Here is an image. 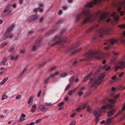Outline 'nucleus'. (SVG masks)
<instances>
[{
  "mask_svg": "<svg viewBox=\"0 0 125 125\" xmlns=\"http://www.w3.org/2000/svg\"><path fill=\"white\" fill-rule=\"evenodd\" d=\"M106 17L105 14L102 13L100 11H98L94 15H90L86 17L84 19L82 22V24L83 25L89 21H92L95 20H98L101 21L104 20Z\"/></svg>",
  "mask_w": 125,
  "mask_h": 125,
  "instance_id": "f257e3e1",
  "label": "nucleus"
},
{
  "mask_svg": "<svg viewBox=\"0 0 125 125\" xmlns=\"http://www.w3.org/2000/svg\"><path fill=\"white\" fill-rule=\"evenodd\" d=\"M88 56L91 57H94L96 59H101L103 58V53L101 51L98 50H95L89 51L87 53Z\"/></svg>",
  "mask_w": 125,
  "mask_h": 125,
  "instance_id": "f03ea898",
  "label": "nucleus"
},
{
  "mask_svg": "<svg viewBox=\"0 0 125 125\" xmlns=\"http://www.w3.org/2000/svg\"><path fill=\"white\" fill-rule=\"evenodd\" d=\"M104 76V74L102 73L99 78H94L92 79L89 83V84L91 85V87H95L98 86L101 83Z\"/></svg>",
  "mask_w": 125,
  "mask_h": 125,
  "instance_id": "7ed1b4c3",
  "label": "nucleus"
},
{
  "mask_svg": "<svg viewBox=\"0 0 125 125\" xmlns=\"http://www.w3.org/2000/svg\"><path fill=\"white\" fill-rule=\"evenodd\" d=\"M109 105L107 104L106 105L102 106L100 108H98L94 110V116L95 117H99L101 113H106V111L107 107L109 106Z\"/></svg>",
  "mask_w": 125,
  "mask_h": 125,
  "instance_id": "20e7f679",
  "label": "nucleus"
},
{
  "mask_svg": "<svg viewBox=\"0 0 125 125\" xmlns=\"http://www.w3.org/2000/svg\"><path fill=\"white\" fill-rule=\"evenodd\" d=\"M15 25L14 24L11 25L7 29V31L3 35V39L4 40L6 39L8 37V35L11 33L14 28Z\"/></svg>",
  "mask_w": 125,
  "mask_h": 125,
  "instance_id": "39448f33",
  "label": "nucleus"
},
{
  "mask_svg": "<svg viewBox=\"0 0 125 125\" xmlns=\"http://www.w3.org/2000/svg\"><path fill=\"white\" fill-rule=\"evenodd\" d=\"M116 101V99L113 100L110 99L105 98L101 100L100 102L99 103L100 104H104L106 103L107 101H108L111 103L113 104L115 103Z\"/></svg>",
  "mask_w": 125,
  "mask_h": 125,
  "instance_id": "423d86ee",
  "label": "nucleus"
},
{
  "mask_svg": "<svg viewBox=\"0 0 125 125\" xmlns=\"http://www.w3.org/2000/svg\"><path fill=\"white\" fill-rule=\"evenodd\" d=\"M11 6L10 4L7 5V6L6 8L4 9L3 13H4L6 14L7 15L11 14V10L8 8Z\"/></svg>",
  "mask_w": 125,
  "mask_h": 125,
  "instance_id": "0eeeda50",
  "label": "nucleus"
},
{
  "mask_svg": "<svg viewBox=\"0 0 125 125\" xmlns=\"http://www.w3.org/2000/svg\"><path fill=\"white\" fill-rule=\"evenodd\" d=\"M110 32V31L108 29H102L99 32V36L102 37L103 34H108Z\"/></svg>",
  "mask_w": 125,
  "mask_h": 125,
  "instance_id": "6e6552de",
  "label": "nucleus"
},
{
  "mask_svg": "<svg viewBox=\"0 0 125 125\" xmlns=\"http://www.w3.org/2000/svg\"><path fill=\"white\" fill-rule=\"evenodd\" d=\"M117 64L120 69H123L125 67V61L122 60L118 62Z\"/></svg>",
  "mask_w": 125,
  "mask_h": 125,
  "instance_id": "1a4fd4ad",
  "label": "nucleus"
},
{
  "mask_svg": "<svg viewBox=\"0 0 125 125\" xmlns=\"http://www.w3.org/2000/svg\"><path fill=\"white\" fill-rule=\"evenodd\" d=\"M78 45H77L72 44L66 50V52H68L69 51L73 50L74 48L77 47Z\"/></svg>",
  "mask_w": 125,
  "mask_h": 125,
  "instance_id": "9d476101",
  "label": "nucleus"
},
{
  "mask_svg": "<svg viewBox=\"0 0 125 125\" xmlns=\"http://www.w3.org/2000/svg\"><path fill=\"white\" fill-rule=\"evenodd\" d=\"M39 108L40 110L43 112H46L48 111V108L45 107L44 105L40 104L39 106Z\"/></svg>",
  "mask_w": 125,
  "mask_h": 125,
  "instance_id": "9b49d317",
  "label": "nucleus"
},
{
  "mask_svg": "<svg viewBox=\"0 0 125 125\" xmlns=\"http://www.w3.org/2000/svg\"><path fill=\"white\" fill-rule=\"evenodd\" d=\"M111 16L114 17L115 21L116 22L119 19V16L116 15V12H113L111 14Z\"/></svg>",
  "mask_w": 125,
  "mask_h": 125,
  "instance_id": "f8f14e48",
  "label": "nucleus"
},
{
  "mask_svg": "<svg viewBox=\"0 0 125 125\" xmlns=\"http://www.w3.org/2000/svg\"><path fill=\"white\" fill-rule=\"evenodd\" d=\"M85 87H83L80 89L79 92L78 93V94L79 96H81L83 94V91L85 90Z\"/></svg>",
  "mask_w": 125,
  "mask_h": 125,
  "instance_id": "ddd939ff",
  "label": "nucleus"
},
{
  "mask_svg": "<svg viewBox=\"0 0 125 125\" xmlns=\"http://www.w3.org/2000/svg\"><path fill=\"white\" fill-rule=\"evenodd\" d=\"M82 15V13H78L76 16V19L75 20V22H78L80 19Z\"/></svg>",
  "mask_w": 125,
  "mask_h": 125,
  "instance_id": "4468645a",
  "label": "nucleus"
},
{
  "mask_svg": "<svg viewBox=\"0 0 125 125\" xmlns=\"http://www.w3.org/2000/svg\"><path fill=\"white\" fill-rule=\"evenodd\" d=\"M82 13V15L83 14L85 15H89L90 13V12L89 10L86 9L83 10L82 13Z\"/></svg>",
  "mask_w": 125,
  "mask_h": 125,
  "instance_id": "2eb2a0df",
  "label": "nucleus"
},
{
  "mask_svg": "<svg viewBox=\"0 0 125 125\" xmlns=\"http://www.w3.org/2000/svg\"><path fill=\"white\" fill-rule=\"evenodd\" d=\"M38 17L37 15H35L31 16L29 18V19L30 21H33L36 19Z\"/></svg>",
  "mask_w": 125,
  "mask_h": 125,
  "instance_id": "dca6fc26",
  "label": "nucleus"
},
{
  "mask_svg": "<svg viewBox=\"0 0 125 125\" xmlns=\"http://www.w3.org/2000/svg\"><path fill=\"white\" fill-rule=\"evenodd\" d=\"M101 67L102 69H105V71H109L111 68V67L110 66L107 65L102 66Z\"/></svg>",
  "mask_w": 125,
  "mask_h": 125,
  "instance_id": "f3484780",
  "label": "nucleus"
},
{
  "mask_svg": "<svg viewBox=\"0 0 125 125\" xmlns=\"http://www.w3.org/2000/svg\"><path fill=\"white\" fill-rule=\"evenodd\" d=\"M66 42L65 41H64L63 42H62L60 41H58L52 44L51 45V46H53L56 44H58L60 45H62L63 43H65Z\"/></svg>",
  "mask_w": 125,
  "mask_h": 125,
  "instance_id": "a211bd4d",
  "label": "nucleus"
},
{
  "mask_svg": "<svg viewBox=\"0 0 125 125\" xmlns=\"http://www.w3.org/2000/svg\"><path fill=\"white\" fill-rule=\"evenodd\" d=\"M115 110H112L109 112L107 113V115L108 117H111L115 114Z\"/></svg>",
  "mask_w": 125,
  "mask_h": 125,
  "instance_id": "6ab92c4d",
  "label": "nucleus"
},
{
  "mask_svg": "<svg viewBox=\"0 0 125 125\" xmlns=\"http://www.w3.org/2000/svg\"><path fill=\"white\" fill-rule=\"evenodd\" d=\"M37 107V105L36 104H33L32 106V108L31 110V112L32 113H33L36 110Z\"/></svg>",
  "mask_w": 125,
  "mask_h": 125,
  "instance_id": "aec40b11",
  "label": "nucleus"
},
{
  "mask_svg": "<svg viewBox=\"0 0 125 125\" xmlns=\"http://www.w3.org/2000/svg\"><path fill=\"white\" fill-rule=\"evenodd\" d=\"M92 72H90L88 73L85 77L84 78L83 81L85 82L87 81L89 77L92 74Z\"/></svg>",
  "mask_w": 125,
  "mask_h": 125,
  "instance_id": "412c9836",
  "label": "nucleus"
},
{
  "mask_svg": "<svg viewBox=\"0 0 125 125\" xmlns=\"http://www.w3.org/2000/svg\"><path fill=\"white\" fill-rule=\"evenodd\" d=\"M39 47V45L37 43L35 45L33 46L32 48V50L34 51H35Z\"/></svg>",
  "mask_w": 125,
  "mask_h": 125,
  "instance_id": "4be33fe9",
  "label": "nucleus"
},
{
  "mask_svg": "<svg viewBox=\"0 0 125 125\" xmlns=\"http://www.w3.org/2000/svg\"><path fill=\"white\" fill-rule=\"evenodd\" d=\"M76 90V89L75 88L73 90H71L68 93V95L70 96L72 95L73 93L75 92Z\"/></svg>",
  "mask_w": 125,
  "mask_h": 125,
  "instance_id": "5701e85b",
  "label": "nucleus"
},
{
  "mask_svg": "<svg viewBox=\"0 0 125 125\" xmlns=\"http://www.w3.org/2000/svg\"><path fill=\"white\" fill-rule=\"evenodd\" d=\"M8 77H5L3 80L0 83V85H2L8 79Z\"/></svg>",
  "mask_w": 125,
  "mask_h": 125,
  "instance_id": "b1692460",
  "label": "nucleus"
},
{
  "mask_svg": "<svg viewBox=\"0 0 125 125\" xmlns=\"http://www.w3.org/2000/svg\"><path fill=\"white\" fill-rule=\"evenodd\" d=\"M109 42L112 44H114L115 43L117 42V41L116 39H111L109 41Z\"/></svg>",
  "mask_w": 125,
  "mask_h": 125,
  "instance_id": "393cba45",
  "label": "nucleus"
},
{
  "mask_svg": "<svg viewBox=\"0 0 125 125\" xmlns=\"http://www.w3.org/2000/svg\"><path fill=\"white\" fill-rule=\"evenodd\" d=\"M33 97L31 96L28 100V104H30V106L31 105L32 103V100H33Z\"/></svg>",
  "mask_w": 125,
  "mask_h": 125,
  "instance_id": "a878e982",
  "label": "nucleus"
},
{
  "mask_svg": "<svg viewBox=\"0 0 125 125\" xmlns=\"http://www.w3.org/2000/svg\"><path fill=\"white\" fill-rule=\"evenodd\" d=\"M7 61V58L6 57H5L4 58L3 60L1 62V64L3 65H8V64L7 63L6 64L5 63Z\"/></svg>",
  "mask_w": 125,
  "mask_h": 125,
  "instance_id": "bb28decb",
  "label": "nucleus"
},
{
  "mask_svg": "<svg viewBox=\"0 0 125 125\" xmlns=\"http://www.w3.org/2000/svg\"><path fill=\"white\" fill-rule=\"evenodd\" d=\"M61 39V36H55L53 39V40H55L56 41L59 40Z\"/></svg>",
  "mask_w": 125,
  "mask_h": 125,
  "instance_id": "cd10ccee",
  "label": "nucleus"
},
{
  "mask_svg": "<svg viewBox=\"0 0 125 125\" xmlns=\"http://www.w3.org/2000/svg\"><path fill=\"white\" fill-rule=\"evenodd\" d=\"M113 118H108L106 121V123L110 124L113 121Z\"/></svg>",
  "mask_w": 125,
  "mask_h": 125,
  "instance_id": "c85d7f7f",
  "label": "nucleus"
},
{
  "mask_svg": "<svg viewBox=\"0 0 125 125\" xmlns=\"http://www.w3.org/2000/svg\"><path fill=\"white\" fill-rule=\"evenodd\" d=\"M81 50H82L81 48H79V49H78L75 50L74 51L72 52V53L71 54L72 55L78 52L79 51H81Z\"/></svg>",
  "mask_w": 125,
  "mask_h": 125,
  "instance_id": "c756f323",
  "label": "nucleus"
},
{
  "mask_svg": "<svg viewBox=\"0 0 125 125\" xmlns=\"http://www.w3.org/2000/svg\"><path fill=\"white\" fill-rule=\"evenodd\" d=\"M18 55H17L15 56H11V60H16L18 57Z\"/></svg>",
  "mask_w": 125,
  "mask_h": 125,
  "instance_id": "7c9ffc66",
  "label": "nucleus"
},
{
  "mask_svg": "<svg viewBox=\"0 0 125 125\" xmlns=\"http://www.w3.org/2000/svg\"><path fill=\"white\" fill-rule=\"evenodd\" d=\"M67 73H64L61 74L60 75V77H64L67 76Z\"/></svg>",
  "mask_w": 125,
  "mask_h": 125,
  "instance_id": "2f4dec72",
  "label": "nucleus"
},
{
  "mask_svg": "<svg viewBox=\"0 0 125 125\" xmlns=\"http://www.w3.org/2000/svg\"><path fill=\"white\" fill-rule=\"evenodd\" d=\"M25 120V119L24 118H23L20 117V118L18 120L17 122H18L20 123L23 121Z\"/></svg>",
  "mask_w": 125,
  "mask_h": 125,
  "instance_id": "473e14b6",
  "label": "nucleus"
},
{
  "mask_svg": "<svg viewBox=\"0 0 125 125\" xmlns=\"http://www.w3.org/2000/svg\"><path fill=\"white\" fill-rule=\"evenodd\" d=\"M74 80V77H72L70 78V83H72Z\"/></svg>",
  "mask_w": 125,
  "mask_h": 125,
  "instance_id": "72a5a7b5",
  "label": "nucleus"
},
{
  "mask_svg": "<svg viewBox=\"0 0 125 125\" xmlns=\"http://www.w3.org/2000/svg\"><path fill=\"white\" fill-rule=\"evenodd\" d=\"M7 96L6 95H3L2 96L1 100H3L7 98Z\"/></svg>",
  "mask_w": 125,
  "mask_h": 125,
  "instance_id": "f704fd0d",
  "label": "nucleus"
},
{
  "mask_svg": "<svg viewBox=\"0 0 125 125\" xmlns=\"http://www.w3.org/2000/svg\"><path fill=\"white\" fill-rule=\"evenodd\" d=\"M71 84H68L66 86L65 89V90H68L69 88L71 86Z\"/></svg>",
  "mask_w": 125,
  "mask_h": 125,
  "instance_id": "c9c22d12",
  "label": "nucleus"
},
{
  "mask_svg": "<svg viewBox=\"0 0 125 125\" xmlns=\"http://www.w3.org/2000/svg\"><path fill=\"white\" fill-rule=\"evenodd\" d=\"M94 29V27H91L90 28L88 29L86 31V32H89L90 31L93 30Z\"/></svg>",
  "mask_w": 125,
  "mask_h": 125,
  "instance_id": "e433bc0d",
  "label": "nucleus"
},
{
  "mask_svg": "<svg viewBox=\"0 0 125 125\" xmlns=\"http://www.w3.org/2000/svg\"><path fill=\"white\" fill-rule=\"evenodd\" d=\"M87 105H88L86 104H85L84 105H83L81 107H80L81 110H83L84 109L86 106H87Z\"/></svg>",
  "mask_w": 125,
  "mask_h": 125,
  "instance_id": "4c0bfd02",
  "label": "nucleus"
},
{
  "mask_svg": "<svg viewBox=\"0 0 125 125\" xmlns=\"http://www.w3.org/2000/svg\"><path fill=\"white\" fill-rule=\"evenodd\" d=\"M124 74H125V73H124V72H122L121 73L119 74V77H122L124 75Z\"/></svg>",
  "mask_w": 125,
  "mask_h": 125,
  "instance_id": "58836bf2",
  "label": "nucleus"
},
{
  "mask_svg": "<svg viewBox=\"0 0 125 125\" xmlns=\"http://www.w3.org/2000/svg\"><path fill=\"white\" fill-rule=\"evenodd\" d=\"M45 105L47 106H50L52 105H53V104H52L50 103H45Z\"/></svg>",
  "mask_w": 125,
  "mask_h": 125,
  "instance_id": "ea45409f",
  "label": "nucleus"
},
{
  "mask_svg": "<svg viewBox=\"0 0 125 125\" xmlns=\"http://www.w3.org/2000/svg\"><path fill=\"white\" fill-rule=\"evenodd\" d=\"M64 104V103L63 102H61L59 103L58 104V106L59 107H61Z\"/></svg>",
  "mask_w": 125,
  "mask_h": 125,
  "instance_id": "a19ab883",
  "label": "nucleus"
},
{
  "mask_svg": "<svg viewBox=\"0 0 125 125\" xmlns=\"http://www.w3.org/2000/svg\"><path fill=\"white\" fill-rule=\"evenodd\" d=\"M87 111L88 112H90L91 111V109H90L89 106L88 105H87Z\"/></svg>",
  "mask_w": 125,
  "mask_h": 125,
  "instance_id": "79ce46f5",
  "label": "nucleus"
},
{
  "mask_svg": "<svg viewBox=\"0 0 125 125\" xmlns=\"http://www.w3.org/2000/svg\"><path fill=\"white\" fill-rule=\"evenodd\" d=\"M120 42L125 45V40H124L123 39L120 40Z\"/></svg>",
  "mask_w": 125,
  "mask_h": 125,
  "instance_id": "37998d69",
  "label": "nucleus"
},
{
  "mask_svg": "<svg viewBox=\"0 0 125 125\" xmlns=\"http://www.w3.org/2000/svg\"><path fill=\"white\" fill-rule=\"evenodd\" d=\"M42 120L41 119H40L38 120H36L35 121V123L36 124H38Z\"/></svg>",
  "mask_w": 125,
  "mask_h": 125,
  "instance_id": "c03bdc74",
  "label": "nucleus"
},
{
  "mask_svg": "<svg viewBox=\"0 0 125 125\" xmlns=\"http://www.w3.org/2000/svg\"><path fill=\"white\" fill-rule=\"evenodd\" d=\"M7 44V43L5 42H3L1 45V47H3Z\"/></svg>",
  "mask_w": 125,
  "mask_h": 125,
  "instance_id": "a18cd8bd",
  "label": "nucleus"
},
{
  "mask_svg": "<svg viewBox=\"0 0 125 125\" xmlns=\"http://www.w3.org/2000/svg\"><path fill=\"white\" fill-rule=\"evenodd\" d=\"M21 96L20 95H18L16 97V99H19L21 98Z\"/></svg>",
  "mask_w": 125,
  "mask_h": 125,
  "instance_id": "49530a36",
  "label": "nucleus"
},
{
  "mask_svg": "<svg viewBox=\"0 0 125 125\" xmlns=\"http://www.w3.org/2000/svg\"><path fill=\"white\" fill-rule=\"evenodd\" d=\"M50 78L48 77L44 81V82L45 83H48L49 80L50 79Z\"/></svg>",
  "mask_w": 125,
  "mask_h": 125,
  "instance_id": "de8ad7c7",
  "label": "nucleus"
},
{
  "mask_svg": "<svg viewBox=\"0 0 125 125\" xmlns=\"http://www.w3.org/2000/svg\"><path fill=\"white\" fill-rule=\"evenodd\" d=\"M118 26L120 27L121 28H125V24L119 25Z\"/></svg>",
  "mask_w": 125,
  "mask_h": 125,
  "instance_id": "09e8293b",
  "label": "nucleus"
},
{
  "mask_svg": "<svg viewBox=\"0 0 125 125\" xmlns=\"http://www.w3.org/2000/svg\"><path fill=\"white\" fill-rule=\"evenodd\" d=\"M75 123V121H73L69 125H74Z\"/></svg>",
  "mask_w": 125,
  "mask_h": 125,
  "instance_id": "8fccbe9b",
  "label": "nucleus"
},
{
  "mask_svg": "<svg viewBox=\"0 0 125 125\" xmlns=\"http://www.w3.org/2000/svg\"><path fill=\"white\" fill-rule=\"evenodd\" d=\"M111 79L113 80H115L116 79V77L114 75L111 77Z\"/></svg>",
  "mask_w": 125,
  "mask_h": 125,
  "instance_id": "3c124183",
  "label": "nucleus"
},
{
  "mask_svg": "<svg viewBox=\"0 0 125 125\" xmlns=\"http://www.w3.org/2000/svg\"><path fill=\"white\" fill-rule=\"evenodd\" d=\"M55 76L54 73L51 74L49 77L50 79L51 78Z\"/></svg>",
  "mask_w": 125,
  "mask_h": 125,
  "instance_id": "603ef678",
  "label": "nucleus"
},
{
  "mask_svg": "<svg viewBox=\"0 0 125 125\" xmlns=\"http://www.w3.org/2000/svg\"><path fill=\"white\" fill-rule=\"evenodd\" d=\"M119 68L118 65L117 66H115V71H116Z\"/></svg>",
  "mask_w": 125,
  "mask_h": 125,
  "instance_id": "864d4df0",
  "label": "nucleus"
},
{
  "mask_svg": "<svg viewBox=\"0 0 125 125\" xmlns=\"http://www.w3.org/2000/svg\"><path fill=\"white\" fill-rule=\"evenodd\" d=\"M26 116V115L24 114H22L21 115V116H20L21 117L23 118H24Z\"/></svg>",
  "mask_w": 125,
  "mask_h": 125,
  "instance_id": "5fc2aeb1",
  "label": "nucleus"
},
{
  "mask_svg": "<svg viewBox=\"0 0 125 125\" xmlns=\"http://www.w3.org/2000/svg\"><path fill=\"white\" fill-rule=\"evenodd\" d=\"M99 117H96V122L97 124L98 123V122L99 121Z\"/></svg>",
  "mask_w": 125,
  "mask_h": 125,
  "instance_id": "6e6d98bb",
  "label": "nucleus"
},
{
  "mask_svg": "<svg viewBox=\"0 0 125 125\" xmlns=\"http://www.w3.org/2000/svg\"><path fill=\"white\" fill-rule=\"evenodd\" d=\"M14 48L13 47H11L9 50V51L11 52L14 49Z\"/></svg>",
  "mask_w": 125,
  "mask_h": 125,
  "instance_id": "4d7b16f0",
  "label": "nucleus"
},
{
  "mask_svg": "<svg viewBox=\"0 0 125 125\" xmlns=\"http://www.w3.org/2000/svg\"><path fill=\"white\" fill-rule=\"evenodd\" d=\"M81 110V108L80 107L76 109V110L78 112H79Z\"/></svg>",
  "mask_w": 125,
  "mask_h": 125,
  "instance_id": "13d9d810",
  "label": "nucleus"
},
{
  "mask_svg": "<svg viewBox=\"0 0 125 125\" xmlns=\"http://www.w3.org/2000/svg\"><path fill=\"white\" fill-rule=\"evenodd\" d=\"M27 69L26 68H25L23 70L22 73H21V74H23L26 71Z\"/></svg>",
  "mask_w": 125,
  "mask_h": 125,
  "instance_id": "bf43d9fd",
  "label": "nucleus"
},
{
  "mask_svg": "<svg viewBox=\"0 0 125 125\" xmlns=\"http://www.w3.org/2000/svg\"><path fill=\"white\" fill-rule=\"evenodd\" d=\"M41 92H42V91L41 90H40L39 91V92L38 94V97H39L40 96V94H41Z\"/></svg>",
  "mask_w": 125,
  "mask_h": 125,
  "instance_id": "052dcab7",
  "label": "nucleus"
},
{
  "mask_svg": "<svg viewBox=\"0 0 125 125\" xmlns=\"http://www.w3.org/2000/svg\"><path fill=\"white\" fill-rule=\"evenodd\" d=\"M120 94H117L114 97V98H117L119 97L120 96Z\"/></svg>",
  "mask_w": 125,
  "mask_h": 125,
  "instance_id": "680f3d73",
  "label": "nucleus"
},
{
  "mask_svg": "<svg viewBox=\"0 0 125 125\" xmlns=\"http://www.w3.org/2000/svg\"><path fill=\"white\" fill-rule=\"evenodd\" d=\"M56 68V66H54L53 67H52L50 69V71H52V70H54V69H55Z\"/></svg>",
  "mask_w": 125,
  "mask_h": 125,
  "instance_id": "e2e57ef3",
  "label": "nucleus"
},
{
  "mask_svg": "<svg viewBox=\"0 0 125 125\" xmlns=\"http://www.w3.org/2000/svg\"><path fill=\"white\" fill-rule=\"evenodd\" d=\"M23 2V0H19V3L20 4H22Z\"/></svg>",
  "mask_w": 125,
  "mask_h": 125,
  "instance_id": "0e129e2a",
  "label": "nucleus"
},
{
  "mask_svg": "<svg viewBox=\"0 0 125 125\" xmlns=\"http://www.w3.org/2000/svg\"><path fill=\"white\" fill-rule=\"evenodd\" d=\"M76 113H73L72 115L70 116V117H73L74 116L76 115Z\"/></svg>",
  "mask_w": 125,
  "mask_h": 125,
  "instance_id": "69168bd1",
  "label": "nucleus"
},
{
  "mask_svg": "<svg viewBox=\"0 0 125 125\" xmlns=\"http://www.w3.org/2000/svg\"><path fill=\"white\" fill-rule=\"evenodd\" d=\"M122 110L123 111L125 110V103L123 104Z\"/></svg>",
  "mask_w": 125,
  "mask_h": 125,
  "instance_id": "338daca9",
  "label": "nucleus"
},
{
  "mask_svg": "<svg viewBox=\"0 0 125 125\" xmlns=\"http://www.w3.org/2000/svg\"><path fill=\"white\" fill-rule=\"evenodd\" d=\"M60 73V72L59 71H57L55 73H54L55 75H57Z\"/></svg>",
  "mask_w": 125,
  "mask_h": 125,
  "instance_id": "774afa93",
  "label": "nucleus"
}]
</instances>
